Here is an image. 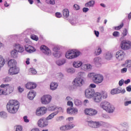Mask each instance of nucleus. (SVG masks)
Returning a JSON list of instances; mask_svg holds the SVG:
<instances>
[{"instance_id": "4468645a", "label": "nucleus", "mask_w": 131, "mask_h": 131, "mask_svg": "<svg viewBox=\"0 0 131 131\" xmlns=\"http://www.w3.org/2000/svg\"><path fill=\"white\" fill-rule=\"evenodd\" d=\"M20 72V69L17 67H10L8 70L9 75H17Z\"/></svg>"}, {"instance_id": "774afa93", "label": "nucleus", "mask_w": 131, "mask_h": 131, "mask_svg": "<svg viewBox=\"0 0 131 131\" xmlns=\"http://www.w3.org/2000/svg\"><path fill=\"white\" fill-rule=\"evenodd\" d=\"M67 105L68 106H69V107H73V102L69 101L67 102Z\"/></svg>"}, {"instance_id": "2f4dec72", "label": "nucleus", "mask_w": 131, "mask_h": 131, "mask_svg": "<svg viewBox=\"0 0 131 131\" xmlns=\"http://www.w3.org/2000/svg\"><path fill=\"white\" fill-rule=\"evenodd\" d=\"M101 62H102V58L100 57H96L94 58L93 60V63L95 65H99V64H101Z\"/></svg>"}, {"instance_id": "c9c22d12", "label": "nucleus", "mask_w": 131, "mask_h": 131, "mask_svg": "<svg viewBox=\"0 0 131 131\" xmlns=\"http://www.w3.org/2000/svg\"><path fill=\"white\" fill-rule=\"evenodd\" d=\"M11 56L12 58H18V52H17V50L15 49H14L13 50H12L11 51Z\"/></svg>"}, {"instance_id": "20e7f679", "label": "nucleus", "mask_w": 131, "mask_h": 131, "mask_svg": "<svg viewBox=\"0 0 131 131\" xmlns=\"http://www.w3.org/2000/svg\"><path fill=\"white\" fill-rule=\"evenodd\" d=\"M1 88H2V89H4L5 96L12 94V93L14 92V87L12 85H10V84H2L1 85Z\"/></svg>"}, {"instance_id": "79ce46f5", "label": "nucleus", "mask_w": 131, "mask_h": 131, "mask_svg": "<svg viewBox=\"0 0 131 131\" xmlns=\"http://www.w3.org/2000/svg\"><path fill=\"white\" fill-rule=\"evenodd\" d=\"M53 56L55 58H60L62 57V52H61V51L54 52Z\"/></svg>"}, {"instance_id": "f257e3e1", "label": "nucleus", "mask_w": 131, "mask_h": 131, "mask_svg": "<svg viewBox=\"0 0 131 131\" xmlns=\"http://www.w3.org/2000/svg\"><path fill=\"white\" fill-rule=\"evenodd\" d=\"M19 107H20L19 101L16 100H10L6 105L7 110L11 114H15L18 112Z\"/></svg>"}, {"instance_id": "49530a36", "label": "nucleus", "mask_w": 131, "mask_h": 131, "mask_svg": "<svg viewBox=\"0 0 131 131\" xmlns=\"http://www.w3.org/2000/svg\"><path fill=\"white\" fill-rule=\"evenodd\" d=\"M6 63V61H5V58L2 56L0 55V68L1 67H3L4 65H5V63Z\"/></svg>"}, {"instance_id": "69168bd1", "label": "nucleus", "mask_w": 131, "mask_h": 131, "mask_svg": "<svg viewBox=\"0 0 131 131\" xmlns=\"http://www.w3.org/2000/svg\"><path fill=\"white\" fill-rule=\"evenodd\" d=\"M22 129H23L22 126L20 125H17L16 127L15 131H22Z\"/></svg>"}, {"instance_id": "7c9ffc66", "label": "nucleus", "mask_w": 131, "mask_h": 131, "mask_svg": "<svg viewBox=\"0 0 131 131\" xmlns=\"http://www.w3.org/2000/svg\"><path fill=\"white\" fill-rule=\"evenodd\" d=\"M121 93V88H116L113 89L111 91V95H117Z\"/></svg>"}, {"instance_id": "37998d69", "label": "nucleus", "mask_w": 131, "mask_h": 131, "mask_svg": "<svg viewBox=\"0 0 131 131\" xmlns=\"http://www.w3.org/2000/svg\"><path fill=\"white\" fill-rule=\"evenodd\" d=\"M67 72L70 74L75 73V69L73 68H69L67 69Z\"/></svg>"}, {"instance_id": "09e8293b", "label": "nucleus", "mask_w": 131, "mask_h": 131, "mask_svg": "<svg viewBox=\"0 0 131 131\" xmlns=\"http://www.w3.org/2000/svg\"><path fill=\"white\" fill-rule=\"evenodd\" d=\"M13 80V78L7 76L3 79V81L4 82H11V81Z\"/></svg>"}, {"instance_id": "a211bd4d", "label": "nucleus", "mask_w": 131, "mask_h": 131, "mask_svg": "<svg viewBox=\"0 0 131 131\" xmlns=\"http://www.w3.org/2000/svg\"><path fill=\"white\" fill-rule=\"evenodd\" d=\"M81 69L83 71H91L93 69V66L90 63L83 64Z\"/></svg>"}, {"instance_id": "6ab92c4d", "label": "nucleus", "mask_w": 131, "mask_h": 131, "mask_svg": "<svg viewBox=\"0 0 131 131\" xmlns=\"http://www.w3.org/2000/svg\"><path fill=\"white\" fill-rule=\"evenodd\" d=\"M75 125L73 124H68L67 125H66L64 126H62L60 127V129L61 130H68L69 129H71L72 128H73Z\"/></svg>"}, {"instance_id": "dca6fc26", "label": "nucleus", "mask_w": 131, "mask_h": 131, "mask_svg": "<svg viewBox=\"0 0 131 131\" xmlns=\"http://www.w3.org/2000/svg\"><path fill=\"white\" fill-rule=\"evenodd\" d=\"M93 100L95 103H100L102 101V94L96 92L94 94Z\"/></svg>"}, {"instance_id": "5fc2aeb1", "label": "nucleus", "mask_w": 131, "mask_h": 131, "mask_svg": "<svg viewBox=\"0 0 131 131\" xmlns=\"http://www.w3.org/2000/svg\"><path fill=\"white\" fill-rule=\"evenodd\" d=\"M120 72L122 74H123L124 73H126V72H127V68H126V67H124L123 68L121 69Z\"/></svg>"}, {"instance_id": "052dcab7", "label": "nucleus", "mask_w": 131, "mask_h": 131, "mask_svg": "<svg viewBox=\"0 0 131 131\" xmlns=\"http://www.w3.org/2000/svg\"><path fill=\"white\" fill-rule=\"evenodd\" d=\"M59 50H60V47L57 46H55L53 48V52H59Z\"/></svg>"}, {"instance_id": "a18cd8bd", "label": "nucleus", "mask_w": 131, "mask_h": 131, "mask_svg": "<svg viewBox=\"0 0 131 131\" xmlns=\"http://www.w3.org/2000/svg\"><path fill=\"white\" fill-rule=\"evenodd\" d=\"M47 110L48 111H56L57 110V106L56 105H53V106H50L47 108Z\"/></svg>"}, {"instance_id": "bf43d9fd", "label": "nucleus", "mask_w": 131, "mask_h": 131, "mask_svg": "<svg viewBox=\"0 0 131 131\" xmlns=\"http://www.w3.org/2000/svg\"><path fill=\"white\" fill-rule=\"evenodd\" d=\"M123 27V23H122L120 26L115 27V30H119V29H121Z\"/></svg>"}, {"instance_id": "de8ad7c7", "label": "nucleus", "mask_w": 131, "mask_h": 131, "mask_svg": "<svg viewBox=\"0 0 131 131\" xmlns=\"http://www.w3.org/2000/svg\"><path fill=\"white\" fill-rule=\"evenodd\" d=\"M0 117H1V118H3L4 119H6V118L8 117V114L5 112H0Z\"/></svg>"}, {"instance_id": "7ed1b4c3", "label": "nucleus", "mask_w": 131, "mask_h": 131, "mask_svg": "<svg viewBox=\"0 0 131 131\" xmlns=\"http://www.w3.org/2000/svg\"><path fill=\"white\" fill-rule=\"evenodd\" d=\"M83 83H84V80L83 79L80 77H76L72 82L74 90H76L77 88L82 86V85H83Z\"/></svg>"}, {"instance_id": "a878e982", "label": "nucleus", "mask_w": 131, "mask_h": 131, "mask_svg": "<svg viewBox=\"0 0 131 131\" xmlns=\"http://www.w3.org/2000/svg\"><path fill=\"white\" fill-rule=\"evenodd\" d=\"M26 88L28 89V90H32L33 89H35V88H36V83L33 82H28L26 84Z\"/></svg>"}, {"instance_id": "e2e57ef3", "label": "nucleus", "mask_w": 131, "mask_h": 131, "mask_svg": "<svg viewBox=\"0 0 131 131\" xmlns=\"http://www.w3.org/2000/svg\"><path fill=\"white\" fill-rule=\"evenodd\" d=\"M64 118V116H59L56 118V121H62V120H63Z\"/></svg>"}, {"instance_id": "864d4df0", "label": "nucleus", "mask_w": 131, "mask_h": 131, "mask_svg": "<svg viewBox=\"0 0 131 131\" xmlns=\"http://www.w3.org/2000/svg\"><path fill=\"white\" fill-rule=\"evenodd\" d=\"M64 112V109H63V108L60 106H57L56 111H55V112H57V114H58L59 112Z\"/></svg>"}, {"instance_id": "ea45409f", "label": "nucleus", "mask_w": 131, "mask_h": 131, "mask_svg": "<svg viewBox=\"0 0 131 131\" xmlns=\"http://www.w3.org/2000/svg\"><path fill=\"white\" fill-rule=\"evenodd\" d=\"M62 12L64 18H68V17H69V10H68V9H64Z\"/></svg>"}, {"instance_id": "c03bdc74", "label": "nucleus", "mask_w": 131, "mask_h": 131, "mask_svg": "<svg viewBox=\"0 0 131 131\" xmlns=\"http://www.w3.org/2000/svg\"><path fill=\"white\" fill-rule=\"evenodd\" d=\"M37 73V72H36V70L34 68H30L29 70V74L31 75H34V74H36Z\"/></svg>"}, {"instance_id": "58836bf2", "label": "nucleus", "mask_w": 131, "mask_h": 131, "mask_svg": "<svg viewBox=\"0 0 131 131\" xmlns=\"http://www.w3.org/2000/svg\"><path fill=\"white\" fill-rule=\"evenodd\" d=\"M95 55L96 56H99V55H101L102 54V49L100 47H97L94 52Z\"/></svg>"}, {"instance_id": "4be33fe9", "label": "nucleus", "mask_w": 131, "mask_h": 131, "mask_svg": "<svg viewBox=\"0 0 131 131\" xmlns=\"http://www.w3.org/2000/svg\"><path fill=\"white\" fill-rule=\"evenodd\" d=\"M25 51L30 54H31V53H34L36 51L35 48L30 45H25Z\"/></svg>"}, {"instance_id": "680f3d73", "label": "nucleus", "mask_w": 131, "mask_h": 131, "mask_svg": "<svg viewBox=\"0 0 131 131\" xmlns=\"http://www.w3.org/2000/svg\"><path fill=\"white\" fill-rule=\"evenodd\" d=\"M113 36H114L115 37H118L119 36V35H120V33H119V32L115 31V32L113 33Z\"/></svg>"}, {"instance_id": "4c0bfd02", "label": "nucleus", "mask_w": 131, "mask_h": 131, "mask_svg": "<svg viewBox=\"0 0 131 131\" xmlns=\"http://www.w3.org/2000/svg\"><path fill=\"white\" fill-rule=\"evenodd\" d=\"M131 100H129V98L127 97H125L124 99V105L125 106H128V105H130Z\"/></svg>"}, {"instance_id": "6e6d98bb", "label": "nucleus", "mask_w": 131, "mask_h": 131, "mask_svg": "<svg viewBox=\"0 0 131 131\" xmlns=\"http://www.w3.org/2000/svg\"><path fill=\"white\" fill-rule=\"evenodd\" d=\"M73 8L75 11H78L79 10H80V6L77 4H74L73 5Z\"/></svg>"}, {"instance_id": "c85d7f7f", "label": "nucleus", "mask_w": 131, "mask_h": 131, "mask_svg": "<svg viewBox=\"0 0 131 131\" xmlns=\"http://www.w3.org/2000/svg\"><path fill=\"white\" fill-rule=\"evenodd\" d=\"M9 67H17V61L15 59H10L8 62Z\"/></svg>"}, {"instance_id": "2eb2a0df", "label": "nucleus", "mask_w": 131, "mask_h": 131, "mask_svg": "<svg viewBox=\"0 0 131 131\" xmlns=\"http://www.w3.org/2000/svg\"><path fill=\"white\" fill-rule=\"evenodd\" d=\"M84 113L86 115H89L90 116H95L98 113L97 110L93 108H86L84 110Z\"/></svg>"}, {"instance_id": "f3484780", "label": "nucleus", "mask_w": 131, "mask_h": 131, "mask_svg": "<svg viewBox=\"0 0 131 131\" xmlns=\"http://www.w3.org/2000/svg\"><path fill=\"white\" fill-rule=\"evenodd\" d=\"M13 47V49H14V50H16L18 53H22L25 51L24 48L23 47V46H22L18 43H14Z\"/></svg>"}, {"instance_id": "c756f323", "label": "nucleus", "mask_w": 131, "mask_h": 131, "mask_svg": "<svg viewBox=\"0 0 131 131\" xmlns=\"http://www.w3.org/2000/svg\"><path fill=\"white\" fill-rule=\"evenodd\" d=\"M121 67H126L127 68H131V60L127 59L124 63L121 64Z\"/></svg>"}, {"instance_id": "8fccbe9b", "label": "nucleus", "mask_w": 131, "mask_h": 131, "mask_svg": "<svg viewBox=\"0 0 131 131\" xmlns=\"http://www.w3.org/2000/svg\"><path fill=\"white\" fill-rule=\"evenodd\" d=\"M74 104L76 105V106H81L82 103L80 100L74 99Z\"/></svg>"}, {"instance_id": "e433bc0d", "label": "nucleus", "mask_w": 131, "mask_h": 131, "mask_svg": "<svg viewBox=\"0 0 131 131\" xmlns=\"http://www.w3.org/2000/svg\"><path fill=\"white\" fill-rule=\"evenodd\" d=\"M77 75H78V77L82 78V79H83V78H85V77H86V74L85 73V72L83 71L79 72L77 74Z\"/></svg>"}, {"instance_id": "393cba45", "label": "nucleus", "mask_w": 131, "mask_h": 131, "mask_svg": "<svg viewBox=\"0 0 131 131\" xmlns=\"http://www.w3.org/2000/svg\"><path fill=\"white\" fill-rule=\"evenodd\" d=\"M67 60L66 58L59 59L56 60L55 63L57 66H63L66 64Z\"/></svg>"}, {"instance_id": "6e6552de", "label": "nucleus", "mask_w": 131, "mask_h": 131, "mask_svg": "<svg viewBox=\"0 0 131 131\" xmlns=\"http://www.w3.org/2000/svg\"><path fill=\"white\" fill-rule=\"evenodd\" d=\"M47 111H48V109L47 108V107L45 106H42L37 108V110H36L35 114L36 116H43V115H45V114L47 113Z\"/></svg>"}, {"instance_id": "3c124183", "label": "nucleus", "mask_w": 131, "mask_h": 131, "mask_svg": "<svg viewBox=\"0 0 131 131\" xmlns=\"http://www.w3.org/2000/svg\"><path fill=\"white\" fill-rule=\"evenodd\" d=\"M96 73H90L88 74V78H95V76H96Z\"/></svg>"}, {"instance_id": "9d476101", "label": "nucleus", "mask_w": 131, "mask_h": 131, "mask_svg": "<svg viewBox=\"0 0 131 131\" xmlns=\"http://www.w3.org/2000/svg\"><path fill=\"white\" fill-rule=\"evenodd\" d=\"M52 101V97L50 95H43L41 98V102L43 105H48L51 103Z\"/></svg>"}, {"instance_id": "338daca9", "label": "nucleus", "mask_w": 131, "mask_h": 131, "mask_svg": "<svg viewBox=\"0 0 131 131\" xmlns=\"http://www.w3.org/2000/svg\"><path fill=\"white\" fill-rule=\"evenodd\" d=\"M55 16L56 18H61L62 17V14L60 12H56L55 13Z\"/></svg>"}, {"instance_id": "13d9d810", "label": "nucleus", "mask_w": 131, "mask_h": 131, "mask_svg": "<svg viewBox=\"0 0 131 131\" xmlns=\"http://www.w3.org/2000/svg\"><path fill=\"white\" fill-rule=\"evenodd\" d=\"M101 117L102 118H104V119H109V118H110V117L109 116V115L105 114H102L101 115Z\"/></svg>"}, {"instance_id": "39448f33", "label": "nucleus", "mask_w": 131, "mask_h": 131, "mask_svg": "<svg viewBox=\"0 0 131 131\" xmlns=\"http://www.w3.org/2000/svg\"><path fill=\"white\" fill-rule=\"evenodd\" d=\"M88 125L92 128H99L101 127L104 124L103 121H87Z\"/></svg>"}, {"instance_id": "bb28decb", "label": "nucleus", "mask_w": 131, "mask_h": 131, "mask_svg": "<svg viewBox=\"0 0 131 131\" xmlns=\"http://www.w3.org/2000/svg\"><path fill=\"white\" fill-rule=\"evenodd\" d=\"M59 86V84L56 82H51L50 84V89L51 91H56Z\"/></svg>"}, {"instance_id": "4d7b16f0", "label": "nucleus", "mask_w": 131, "mask_h": 131, "mask_svg": "<svg viewBox=\"0 0 131 131\" xmlns=\"http://www.w3.org/2000/svg\"><path fill=\"white\" fill-rule=\"evenodd\" d=\"M101 95L103 99H107V97H108V94H107V92H103Z\"/></svg>"}, {"instance_id": "a19ab883", "label": "nucleus", "mask_w": 131, "mask_h": 131, "mask_svg": "<svg viewBox=\"0 0 131 131\" xmlns=\"http://www.w3.org/2000/svg\"><path fill=\"white\" fill-rule=\"evenodd\" d=\"M45 3L47 5H51V6H55L56 5V1L55 0H45Z\"/></svg>"}, {"instance_id": "aec40b11", "label": "nucleus", "mask_w": 131, "mask_h": 131, "mask_svg": "<svg viewBox=\"0 0 131 131\" xmlns=\"http://www.w3.org/2000/svg\"><path fill=\"white\" fill-rule=\"evenodd\" d=\"M111 105L110 102L107 101H102L100 103V107L103 110L106 111L107 108Z\"/></svg>"}, {"instance_id": "72a5a7b5", "label": "nucleus", "mask_w": 131, "mask_h": 131, "mask_svg": "<svg viewBox=\"0 0 131 131\" xmlns=\"http://www.w3.org/2000/svg\"><path fill=\"white\" fill-rule=\"evenodd\" d=\"M115 110V107H114V106L111 104L106 108L105 111H106V112H108V113H113Z\"/></svg>"}, {"instance_id": "423d86ee", "label": "nucleus", "mask_w": 131, "mask_h": 131, "mask_svg": "<svg viewBox=\"0 0 131 131\" xmlns=\"http://www.w3.org/2000/svg\"><path fill=\"white\" fill-rule=\"evenodd\" d=\"M126 55L123 50H119L115 54L116 59L119 62H121L124 60Z\"/></svg>"}, {"instance_id": "ddd939ff", "label": "nucleus", "mask_w": 131, "mask_h": 131, "mask_svg": "<svg viewBox=\"0 0 131 131\" xmlns=\"http://www.w3.org/2000/svg\"><path fill=\"white\" fill-rule=\"evenodd\" d=\"M37 124L39 127L42 128L48 126L49 123H48L47 119H45V118H41L38 120Z\"/></svg>"}, {"instance_id": "412c9836", "label": "nucleus", "mask_w": 131, "mask_h": 131, "mask_svg": "<svg viewBox=\"0 0 131 131\" xmlns=\"http://www.w3.org/2000/svg\"><path fill=\"white\" fill-rule=\"evenodd\" d=\"M67 113H68V114H71V115H76L77 114V113H78V110H77V108H74V107H70L68 108L67 109Z\"/></svg>"}, {"instance_id": "f03ea898", "label": "nucleus", "mask_w": 131, "mask_h": 131, "mask_svg": "<svg viewBox=\"0 0 131 131\" xmlns=\"http://www.w3.org/2000/svg\"><path fill=\"white\" fill-rule=\"evenodd\" d=\"M79 55H80V52L73 50L67 51L65 54V57L69 60H72V59L77 58Z\"/></svg>"}, {"instance_id": "b1692460", "label": "nucleus", "mask_w": 131, "mask_h": 131, "mask_svg": "<svg viewBox=\"0 0 131 131\" xmlns=\"http://www.w3.org/2000/svg\"><path fill=\"white\" fill-rule=\"evenodd\" d=\"M83 63L80 60H76L73 62V67L74 68H81Z\"/></svg>"}, {"instance_id": "f8f14e48", "label": "nucleus", "mask_w": 131, "mask_h": 131, "mask_svg": "<svg viewBox=\"0 0 131 131\" xmlns=\"http://www.w3.org/2000/svg\"><path fill=\"white\" fill-rule=\"evenodd\" d=\"M40 49L42 53H43L44 55H46V56H51L52 55V50H51L49 47L45 45H42L40 46Z\"/></svg>"}, {"instance_id": "1a4fd4ad", "label": "nucleus", "mask_w": 131, "mask_h": 131, "mask_svg": "<svg viewBox=\"0 0 131 131\" xmlns=\"http://www.w3.org/2000/svg\"><path fill=\"white\" fill-rule=\"evenodd\" d=\"M96 93L95 92V90L92 88H89L85 91V97L87 99H92L95 96Z\"/></svg>"}, {"instance_id": "5701e85b", "label": "nucleus", "mask_w": 131, "mask_h": 131, "mask_svg": "<svg viewBox=\"0 0 131 131\" xmlns=\"http://www.w3.org/2000/svg\"><path fill=\"white\" fill-rule=\"evenodd\" d=\"M104 58L107 61H110L112 60V58H113V53L111 52H107L104 54Z\"/></svg>"}, {"instance_id": "603ef678", "label": "nucleus", "mask_w": 131, "mask_h": 131, "mask_svg": "<svg viewBox=\"0 0 131 131\" xmlns=\"http://www.w3.org/2000/svg\"><path fill=\"white\" fill-rule=\"evenodd\" d=\"M30 38L31 39H33V40H35L36 41H37L38 40V37L35 35H31Z\"/></svg>"}, {"instance_id": "9b49d317", "label": "nucleus", "mask_w": 131, "mask_h": 131, "mask_svg": "<svg viewBox=\"0 0 131 131\" xmlns=\"http://www.w3.org/2000/svg\"><path fill=\"white\" fill-rule=\"evenodd\" d=\"M104 77L103 75L99 74H96L94 79H93V82L96 84L102 83Z\"/></svg>"}, {"instance_id": "0e129e2a", "label": "nucleus", "mask_w": 131, "mask_h": 131, "mask_svg": "<svg viewBox=\"0 0 131 131\" xmlns=\"http://www.w3.org/2000/svg\"><path fill=\"white\" fill-rule=\"evenodd\" d=\"M17 90L19 93H23V92H24V88L21 87L20 86L17 88Z\"/></svg>"}, {"instance_id": "cd10ccee", "label": "nucleus", "mask_w": 131, "mask_h": 131, "mask_svg": "<svg viewBox=\"0 0 131 131\" xmlns=\"http://www.w3.org/2000/svg\"><path fill=\"white\" fill-rule=\"evenodd\" d=\"M35 96H36V93L33 90H31L28 94V98L29 100H33Z\"/></svg>"}, {"instance_id": "f704fd0d", "label": "nucleus", "mask_w": 131, "mask_h": 131, "mask_svg": "<svg viewBox=\"0 0 131 131\" xmlns=\"http://www.w3.org/2000/svg\"><path fill=\"white\" fill-rule=\"evenodd\" d=\"M58 115V112H53L50 114L47 118H46V120H51V119H53L56 115Z\"/></svg>"}, {"instance_id": "473e14b6", "label": "nucleus", "mask_w": 131, "mask_h": 131, "mask_svg": "<svg viewBox=\"0 0 131 131\" xmlns=\"http://www.w3.org/2000/svg\"><path fill=\"white\" fill-rule=\"evenodd\" d=\"M95 6V1L91 0L85 3V7L86 8H93Z\"/></svg>"}, {"instance_id": "0eeeda50", "label": "nucleus", "mask_w": 131, "mask_h": 131, "mask_svg": "<svg viewBox=\"0 0 131 131\" xmlns=\"http://www.w3.org/2000/svg\"><path fill=\"white\" fill-rule=\"evenodd\" d=\"M120 47L121 49L124 51L129 50V49H131V41L127 40H124L121 41Z\"/></svg>"}]
</instances>
